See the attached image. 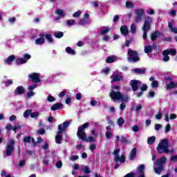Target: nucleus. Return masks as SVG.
<instances>
[{
    "instance_id": "nucleus-39",
    "label": "nucleus",
    "mask_w": 177,
    "mask_h": 177,
    "mask_svg": "<svg viewBox=\"0 0 177 177\" xmlns=\"http://www.w3.org/2000/svg\"><path fill=\"white\" fill-rule=\"evenodd\" d=\"M154 171L156 174L160 175V174H161V171H162V166H158V167H154Z\"/></svg>"
},
{
    "instance_id": "nucleus-63",
    "label": "nucleus",
    "mask_w": 177,
    "mask_h": 177,
    "mask_svg": "<svg viewBox=\"0 0 177 177\" xmlns=\"http://www.w3.org/2000/svg\"><path fill=\"white\" fill-rule=\"evenodd\" d=\"M136 174L135 173H129L126 174L124 177H135Z\"/></svg>"
},
{
    "instance_id": "nucleus-46",
    "label": "nucleus",
    "mask_w": 177,
    "mask_h": 177,
    "mask_svg": "<svg viewBox=\"0 0 177 177\" xmlns=\"http://www.w3.org/2000/svg\"><path fill=\"white\" fill-rule=\"evenodd\" d=\"M116 140H115V142H126L127 140L125 138H124V137H121L120 138V136H116Z\"/></svg>"
},
{
    "instance_id": "nucleus-29",
    "label": "nucleus",
    "mask_w": 177,
    "mask_h": 177,
    "mask_svg": "<svg viewBox=\"0 0 177 177\" xmlns=\"http://www.w3.org/2000/svg\"><path fill=\"white\" fill-rule=\"evenodd\" d=\"M135 157H136V148H133L131 153H130V156L129 158L130 160H133V158H135Z\"/></svg>"
},
{
    "instance_id": "nucleus-21",
    "label": "nucleus",
    "mask_w": 177,
    "mask_h": 177,
    "mask_svg": "<svg viewBox=\"0 0 177 177\" xmlns=\"http://www.w3.org/2000/svg\"><path fill=\"white\" fill-rule=\"evenodd\" d=\"M165 53H167V55H170V56H176V50L172 49H167L165 50Z\"/></svg>"
},
{
    "instance_id": "nucleus-8",
    "label": "nucleus",
    "mask_w": 177,
    "mask_h": 177,
    "mask_svg": "<svg viewBox=\"0 0 177 177\" xmlns=\"http://www.w3.org/2000/svg\"><path fill=\"white\" fill-rule=\"evenodd\" d=\"M128 55L130 56L127 58L128 61L130 62V63H133L139 60V57H138V53H136V51L132 50V49L131 48H129L128 50Z\"/></svg>"
},
{
    "instance_id": "nucleus-37",
    "label": "nucleus",
    "mask_w": 177,
    "mask_h": 177,
    "mask_svg": "<svg viewBox=\"0 0 177 177\" xmlns=\"http://www.w3.org/2000/svg\"><path fill=\"white\" fill-rule=\"evenodd\" d=\"M156 142V137L155 136H151L147 138V143L148 145H153V143Z\"/></svg>"
},
{
    "instance_id": "nucleus-57",
    "label": "nucleus",
    "mask_w": 177,
    "mask_h": 177,
    "mask_svg": "<svg viewBox=\"0 0 177 177\" xmlns=\"http://www.w3.org/2000/svg\"><path fill=\"white\" fill-rule=\"evenodd\" d=\"M12 84H13V81H12L11 80H8L6 81L5 86H9V85H12Z\"/></svg>"
},
{
    "instance_id": "nucleus-40",
    "label": "nucleus",
    "mask_w": 177,
    "mask_h": 177,
    "mask_svg": "<svg viewBox=\"0 0 177 177\" xmlns=\"http://www.w3.org/2000/svg\"><path fill=\"white\" fill-rule=\"evenodd\" d=\"M105 136L106 139H111V138H113V133L110 131H106L105 133Z\"/></svg>"
},
{
    "instance_id": "nucleus-14",
    "label": "nucleus",
    "mask_w": 177,
    "mask_h": 177,
    "mask_svg": "<svg viewBox=\"0 0 177 177\" xmlns=\"http://www.w3.org/2000/svg\"><path fill=\"white\" fill-rule=\"evenodd\" d=\"M145 165H140L136 171V174H138V177H145Z\"/></svg>"
},
{
    "instance_id": "nucleus-18",
    "label": "nucleus",
    "mask_w": 177,
    "mask_h": 177,
    "mask_svg": "<svg viewBox=\"0 0 177 177\" xmlns=\"http://www.w3.org/2000/svg\"><path fill=\"white\" fill-rule=\"evenodd\" d=\"M110 31V28L106 27V26H102L100 28V35H106L107 32Z\"/></svg>"
},
{
    "instance_id": "nucleus-3",
    "label": "nucleus",
    "mask_w": 177,
    "mask_h": 177,
    "mask_svg": "<svg viewBox=\"0 0 177 177\" xmlns=\"http://www.w3.org/2000/svg\"><path fill=\"white\" fill-rule=\"evenodd\" d=\"M158 153L160 154H162V153H165L168 154V153H174L175 150L172 148L169 149V143L168 142V140L164 139L162 140L158 145L156 149Z\"/></svg>"
},
{
    "instance_id": "nucleus-32",
    "label": "nucleus",
    "mask_w": 177,
    "mask_h": 177,
    "mask_svg": "<svg viewBox=\"0 0 177 177\" xmlns=\"http://www.w3.org/2000/svg\"><path fill=\"white\" fill-rule=\"evenodd\" d=\"M31 113H32V109H28V110L25 111L24 113V118H28V117H30V115L31 116Z\"/></svg>"
},
{
    "instance_id": "nucleus-59",
    "label": "nucleus",
    "mask_w": 177,
    "mask_h": 177,
    "mask_svg": "<svg viewBox=\"0 0 177 177\" xmlns=\"http://www.w3.org/2000/svg\"><path fill=\"white\" fill-rule=\"evenodd\" d=\"M24 59H25V60H30V59H31V55L30 54H24Z\"/></svg>"
},
{
    "instance_id": "nucleus-38",
    "label": "nucleus",
    "mask_w": 177,
    "mask_h": 177,
    "mask_svg": "<svg viewBox=\"0 0 177 177\" xmlns=\"http://www.w3.org/2000/svg\"><path fill=\"white\" fill-rule=\"evenodd\" d=\"M66 26H68V27H70L71 26H74V24H75V21H74L73 19L67 20L66 21Z\"/></svg>"
},
{
    "instance_id": "nucleus-16",
    "label": "nucleus",
    "mask_w": 177,
    "mask_h": 177,
    "mask_svg": "<svg viewBox=\"0 0 177 177\" xmlns=\"http://www.w3.org/2000/svg\"><path fill=\"white\" fill-rule=\"evenodd\" d=\"M174 24H175V20H171V21L168 23L169 28L172 31V32H174V34H177V28L176 27H174Z\"/></svg>"
},
{
    "instance_id": "nucleus-35",
    "label": "nucleus",
    "mask_w": 177,
    "mask_h": 177,
    "mask_svg": "<svg viewBox=\"0 0 177 177\" xmlns=\"http://www.w3.org/2000/svg\"><path fill=\"white\" fill-rule=\"evenodd\" d=\"M62 129H63V132H64V130L66 129V128H68V127H70V122L68 121H65L64 122L63 124H62Z\"/></svg>"
},
{
    "instance_id": "nucleus-52",
    "label": "nucleus",
    "mask_w": 177,
    "mask_h": 177,
    "mask_svg": "<svg viewBox=\"0 0 177 177\" xmlns=\"http://www.w3.org/2000/svg\"><path fill=\"white\" fill-rule=\"evenodd\" d=\"M152 88H158V82L153 80L151 83Z\"/></svg>"
},
{
    "instance_id": "nucleus-6",
    "label": "nucleus",
    "mask_w": 177,
    "mask_h": 177,
    "mask_svg": "<svg viewBox=\"0 0 177 177\" xmlns=\"http://www.w3.org/2000/svg\"><path fill=\"white\" fill-rule=\"evenodd\" d=\"M15 140H10L7 144L4 157H9L12 156V153H13L15 150Z\"/></svg>"
},
{
    "instance_id": "nucleus-23",
    "label": "nucleus",
    "mask_w": 177,
    "mask_h": 177,
    "mask_svg": "<svg viewBox=\"0 0 177 177\" xmlns=\"http://www.w3.org/2000/svg\"><path fill=\"white\" fill-rule=\"evenodd\" d=\"M117 56L115 55H113V56H111V57H108L106 58V63H114V62H117Z\"/></svg>"
},
{
    "instance_id": "nucleus-27",
    "label": "nucleus",
    "mask_w": 177,
    "mask_h": 177,
    "mask_svg": "<svg viewBox=\"0 0 177 177\" xmlns=\"http://www.w3.org/2000/svg\"><path fill=\"white\" fill-rule=\"evenodd\" d=\"M44 39H47L49 44H53V38H52V35L50 34H44Z\"/></svg>"
},
{
    "instance_id": "nucleus-4",
    "label": "nucleus",
    "mask_w": 177,
    "mask_h": 177,
    "mask_svg": "<svg viewBox=\"0 0 177 177\" xmlns=\"http://www.w3.org/2000/svg\"><path fill=\"white\" fill-rule=\"evenodd\" d=\"M153 23V18L151 17H147L144 25L142 26V30L143 31L142 38L143 39H147V32L150 31V27H151V24Z\"/></svg>"
},
{
    "instance_id": "nucleus-61",
    "label": "nucleus",
    "mask_w": 177,
    "mask_h": 177,
    "mask_svg": "<svg viewBox=\"0 0 177 177\" xmlns=\"http://www.w3.org/2000/svg\"><path fill=\"white\" fill-rule=\"evenodd\" d=\"M24 165H26V160H21V161L19 162V166L20 167H24Z\"/></svg>"
},
{
    "instance_id": "nucleus-28",
    "label": "nucleus",
    "mask_w": 177,
    "mask_h": 177,
    "mask_svg": "<svg viewBox=\"0 0 177 177\" xmlns=\"http://www.w3.org/2000/svg\"><path fill=\"white\" fill-rule=\"evenodd\" d=\"M153 48H154V46H145L144 48L145 53H150V52L153 50Z\"/></svg>"
},
{
    "instance_id": "nucleus-48",
    "label": "nucleus",
    "mask_w": 177,
    "mask_h": 177,
    "mask_svg": "<svg viewBox=\"0 0 177 177\" xmlns=\"http://www.w3.org/2000/svg\"><path fill=\"white\" fill-rule=\"evenodd\" d=\"M142 109H143V105H142V104H138L136 106V111H140V110H142Z\"/></svg>"
},
{
    "instance_id": "nucleus-13",
    "label": "nucleus",
    "mask_w": 177,
    "mask_h": 177,
    "mask_svg": "<svg viewBox=\"0 0 177 177\" xmlns=\"http://www.w3.org/2000/svg\"><path fill=\"white\" fill-rule=\"evenodd\" d=\"M29 78H30L32 82H41V80L39 79V73L30 74Z\"/></svg>"
},
{
    "instance_id": "nucleus-20",
    "label": "nucleus",
    "mask_w": 177,
    "mask_h": 177,
    "mask_svg": "<svg viewBox=\"0 0 177 177\" xmlns=\"http://www.w3.org/2000/svg\"><path fill=\"white\" fill-rule=\"evenodd\" d=\"M24 92V87H23V86H18L15 91V95H23Z\"/></svg>"
},
{
    "instance_id": "nucleus-60",
    "label": "nucleus",
    "mask_w": 177,
    "mask_h": 177,
    "mask_svg": "<svg viewBox=\"0 0 177 177\" xmlns=\"http://www.w3.org/2000/svg\"><path fill=\"white\" fill-rule=\"evenodd\" d=\"M171 131V124H167L165 127V133H167V132H169Z\"/></svg>"
},
{
    "instance_id": "nucleus-34",
    "label": "nucleus",
    "mask_w": 177,
    "mask_h": 177,
    "mask_svg": "<svg viewBox=\"0 0 177 177\" xmlns=\"http://www.w3.org/2000/svg\"><path fill=\"white\" fill-rule=\"evenodd\" d=\"M131 71L132 73H134V74H143L145 73V70L140 68H135Z\"/></svg>"
},
{
    "instance_id": "nucleus-50",
    "label": "nucleus",
    "mask_w": 177,
    "mask_h": 177,
    "mask_svg": "<svg viewBox=\"0 0 177 177\" xmlns=\"http://www.w3.org/2000/svg\"><path fill=\"white\" fill-rule=\"evenodd\" d=\"M124 122V121L122 118H120L118 119V124L119 127H121V125H123Z\"/></svg>"
},
{
    "instance_id": "nucleus-26",
    "label": "nucleus",
    "mask_w": 177,
    "mask_h": 177,
    "mask_svg": "<svg viewBox=\"0 0 177 177\" xmlns=\"http://www.w3.org/2000/svg\"><path fill=\"white\" fill-rule=\"evenodd\" d=\"M61 107H63V104L62 103H57L51 106V110H53V111H55L58 109H60Z\"/></svg>"
},
{
    "instance_id": "nucleus-30",
    "label": "nucleus",
    "mask_w": 177,
    "mask_h": 177,
    "mask_svg": "<svg viewBox=\"0 0 177 177\" xmlns=\"http://www.w3.org/2000/svg\"><path fill=\"white\" fill-rule=\"evenodd\" d=\"M162 55H163V58H162L163 62H169L170 57L169 54L165 53V50H163Z\"/></svg>"
},
{
    "instance_id": "nucleus-62",
    "label": "nucleus",
    "mask_w": 177,
    "mask_h": 177,
    "mask_svg": "<svg viewBox=\"0 0 177 177\" xmlns=\"http://www.w3.org/2000/svg\"><path fill=\"white\" fill-rule=\"evenodd\" d=\"M66 104H70L71 103V96H68L66 99Z\"/></svg>"
},
{
    "instance_id": "nucleus-51",
    "label": "nucleus",
    "mask_w": 177,
    "mask_h": 177,
    "mask_svg": "<svg viewBox=\"0 0 177 177\" xmlns=\"http://www.w3.org/2000/svg\"><path fill=\"white\" fill-rule=\"evenodd\" d=\"M169 15H170V16H172L173 17H175V16H176V10H170L169 11Z\"/></svg>"
},
{
    "instance_id": "nucleus-15",
    "label": "nucleus",
    "mask_w": 177,
    "mask_h": 177,
    "mask_svg": "<svg viewBox=\"0 0 177 177\" xmlns=\"http://www.w3.org/2000/svg\"><path fill=\"white\" fill-rule=\"evenodd\" d=\"M56 15H57L59 17L55 18V20H59L60 17H64L66 16V12H64V10L58 9L55 11Z\"/></svg>"
},
{
    "instance_id": "nucleus-41",
    "label": "nucleus",
    "mask_w": 177,
    "mask_h": 177,
    "mask_svg": "<svg viewBox=\"0 0 177 177\" xmlns=\"http://www.w3.org/2000/svg\"><path fill=\"white\" fill-rule=\"evenodd\" d=\"M30 117L31 118H38L39 117V112H31Z\"/></svg>"
},
{
    "instance_id": "nucleus-2",
    "label": "nucleus",
    "mask_w": 177,
    "mask_h": 177,
    "mask_svg": "<svg viewBox=\"0 0 177 177\" xmlns=\"http://www.w3.org/2000/svg\"><path fill=\"white\" fill-rule=\"evenodd\" d=\"M88 127H89V122L84 123L83 125L80 126L77 129V136L82 140H84V142H96V140L92 136L86 138L85 129H86Z\"/></svg>"
},
{
    "instance_id": "nucleus-12",
    "label": "nucleus",
    "mask_w": 177,
    "mask_h": 177,
    "mask_svg": "<svg viewBox=\"0 0 177 177\" xmlns=\"http://www.w3.org/2000/svg\"><path fill=\"white\" fill-rule=\"evenodd\" d=\"M35 43L36 45H44L45 44V34L40 33L39 38L35 39Z\"/></svg>"
},
{
    "instance_id": "nucleus-43",
    "label": "nucleus",
    "mask_w": 177,
    "mask_h": 177,
    "mask_svg": "<svg viewBox=\"0 0 177 177\" xmlns=\"http://www.w3.org/2000/svg\"><path fill=\"white\" fill-rule=\"evenodd\" d=\"M130 30L132 34H135L136 32V25L135 24H132Z\"/></svg>"
},
{
    "instance_id": "nucleus-25",
    "label": "nucleus",
    "mask_w": 177,
    "mask_h": 177,
    "mask_svg": "<svg viewBox=\"0 0 177 177\" xmlns=\"http://www.w3.org/2000/svg\"><path fill=\"white\" fill-rule=\"evenodd\" d=\"M111 78H112L111 82H114V81H121V80H122V76H121L120 75H117L115 76L114 75H112L111 76Z\"/></svg>"
},
{
    "instance_id": "nucleus-7",
    "label": "nucleus",
    "mask_w": 177,
    "mask_h": 177,
    "mask_svg": "<svg viewBox=\"0 0 177 177\" xmlns=\"http://www.w3.org/2000/svg\"><path fill=\"white\" fill-rule=\"evenodd\" d=\"M120 149H115L113 151V156H114V161L115 162H118V161L121 162H125V156L124 155H121L120 156L118 155L120 153Z\"/></svg>"
},
{
    "instance_id": "nucleus-17",
    "label": "nucleus",
    "mask_w": 177,
    "mask_h": 177,
    "mask_svg": "<svg viewBox=\"0 0 177 177\" xmlns=\"http://www.w3.org/2000/svg\"><path fill=\"white\" fill-rule=\"evenodd\" d=\"M120 32L122 35H124L127 37L129 34V30L128 29V26H123L120 28Z\"/></svg>"
},
{
    "instance_id": "nucleus-53",
    "label": "nucleus",
    "mask_w": 177,
    "mask_h": 177,
    "mask_svg": "<svg viewBox=\"0 0 177 177\" xmlns=\"http://www.w3.org/2000/svg\"><path fill=\"white\" fill-rule=\"evenodd\" d=\"M155 118H156V120H161V118H162V113H161V112H159L155 115Z\"/></svg>"
},
{
    "instance_id": "nucleus-5",
    "label": "nucleus",
    "mask_w": 177,
    "mask_h": 177,
    "mask_svg": "<svg viewBox=\"0 0 177 177\" xmlns=\"http://www.w3.org/2000/svg\"><path fill=\"white\" fill-rule=\"evenodd\" d=\"M134 13L136 15L135 19L136 23H140L143 20V16H145V10L143 8H138L134 10Z\"/></svg>"
},
{
    "instance_id": "nucleus-54",
    "label": "nucleus",
    "mask_w": 177,
    "mask_h": 177,
    "mask_svg": "<svg viewBox=\"0 0 177 177\" xmlns=\"http://www.w3.org/2000/svg\"><path fill=\"white\" fill-rule=\"evenodd\" d=\"M91 106H92L93 107H95V106H97V101L95 100H92L90 102Z\"/></svg>"
},
{
    "instance_id": "nucleus-11",
    "label": "nucleus",
    "mask_w": 177,
    "mask_h": 177,
    "mask_svg": "<svg viewBox=\"0 0 177 177\" xmlns=\"http://www.w3.org/2000/svg\"><path fill=\"white\" fill-rule=\"evenodd\" d=\"M129 85L131 86L133 91L136 92L138 88L142 85V82H140V80H131Z\"/></svg>"
},
{
    "instance_id": "nucleus-58",
    "label": "nucleus",
    "mask_w": 177,
    "mask_h": 177,
    "mask_svg": "<svg viewBox=\"0 0 177 177\" xmlns=\"http://www.w3.org/2000/svg\"><path fill=\"white\" fill-rule=\"evenodd\" d=\"M35 95V93H34L32 91H29V92L27 93L28 97H31V96H34Z\"/></svg>"
},
{
    "instance_id": "nucleus-22",
    "label": "nucleus",
    "mask_w": 177,
    "mask_h": 177,
    "mask_svg": "<svg viewBox=\"0 0 177 177\" xmlns=\"http://www.w3.org/2000/svg\"><path fill=\"white\" fill-rule=\"evenodd\" d=\"M15 59V55H11L8 57L7 59L4 60V64H12V62H13Z\"/></svg>"
},
{
    "instance_id": "nucleus-64",
    "label": "nucleus",
    "mask_w": 177,
    "mask_h": 177,
    "mask_svg": "<svg viewBox=\"0 0 177 177\" xmlns=\"http://www.w3.org/2000/svg\"><path fill=\"white\" fill-rule=\"evenodd\" d=\"M147 15H154V10L153 9H149L147 10Z\"/></svg>"
},
{
    "instance_id": "nucleus-44",
    "label": "nucleus",
    "mask_w": 177,
    "mask_h": 177,
    "mask_svg": "<svg viewBox=\"0 0 177 177\" xmlns=\"http://www.w3.org/2000/svg\"><path fill=\"white\" fill-rule=\"evenodd\" d=\"M63 35V32H57L54 33V37H55V38H62Z\"/></svg>"
},
{
    "instance_id": "nucleus-1",
    "label": "nucleus",
    "mask_w": 177,
    "mask_h": 177,
    "mask_svg": "<svg viewBox=\"0 0 177 177\" xmlns=\"http://www.w3.org/2000/svg\"><path fill=\"white\" fill-rule=\"evenodd\" d=\"M120 86H112V89L109 93V97H111L112 102H128L129 97L127 95H123L119 91Z\"/></svg>"
},
{
    "instance_id": "nucleus-31",
    "label": "nucleus",
    "mask_w": 177,
    "mask_h": 177,
    "mask_svg": "<svg viewBox=\"0 0 177 177\" xmlns=\"http://www.w3.org/2000/svg\"><path fill=\"white\" fill-rule=\"evenodd\" d=\"M24 142H25V143H34L35 141L34 140V138L31 137H25L24 138Z\"/></svg>"
},
{
    "instance_id": "nucleus-47",
    "label": "nucleus",
    "mask_w": 177,
    "mask_h": 177,
    "mask_svg": "<svg viewBox=\"0 0 177 177\" xmlns=\"http://www.w3.org/2000/svg\"><path fill=\"white\" fill-rule=\"evenodd\" d=\"M55 100H56V98H55V97L52 95H48L47 97V102H55Z\"/></svg>"
},
{
    "instance_id": "nucleus-45",
    "label": "nucleus",
    "mask_w": 177,
    "mask_h": 177,
    "mask_svg": "<svg viewBox=\"0 0 177 177\" xmlns=\"http://www.w3.org/2000/svg\"><path fill=\"white\" fill-rule=\"evenodd\" d=\"M82 171L84 172V174H91V169L86 166H84L82 167Z\"/></svg>"
},
{
    "instance_id": "nucleus-33",
    "label": "nucleus",
    "mask_w": 177,
    "mask_h": 177,
    "mask_svg": "<svg viewBox=\"0 0 177 177\" xmlns=\"http://www.w3.org/2000/svg\"><path fill=\"white\" fill-rule=\"evenodd\" d=\"M17 64H24L27 63V60L24 58H18L16 60Z\"/></svg>"
},
{
    "instance_id": "nucleus-55",
    "label": "nucleus",
    "mask_w": 177,
    "mask_h": 177,
    "mask_svg": "<svg viewBox=\"0 0 177 177\" xmlns=\"http://www.w3.org/2000/svg\"><path fill=\"white\" fill-rule=\"evenodd\" d=\"M35 88H37V84H32L30 86H28V91H34V89H35Z\"/></svg>"
},
{
    "instance_id": "nucleus-9",
    "label": "nucleus",
    "mask_w": 177,
    "mask_h": 177,
    "mask_svg": "<svg viewBox=\"0 0 177 177\" xmlns=\"http://www.w3.org/2000/svg\"><path fill=\"white\" fill-rule=\"evenodd\" d=\"M166 81V88L167 89H173V88H177V83L172 81L170 77H165Z\"/></svg>"
},
{
    "instance_id": "nucleus-56",
    "label": "nucleus",
    "mask_w": 177,
    "mask_h": 177,
    "mask_svg": "<svg viewBox=\"0 0 177 177\" xmlns=\"http://www.w3.org/2000/svg\"><path fill=\"white\" fill-rule=\"evenodd\" d=\"M81 13H82V12L81 11H77V12H75L73 15V17H80V16H81Z\"/></svg>"
},
{
    "instance_id": "nucleus-24",
    "label": "nucleus",
    "mask_w": 177,
    "mask_h": 177,
    "mask_svg": "<svg viewBox=\"0 0 177 177\" xmlns=\"http://www.w3.org/2000/svg\"><path fill=\"white\" fill-rule=\"evenodd\" d=\"M161 35V33L160 32H154L151 34V41H156L158 37Z\"/></svg>"
},
{
    "instance_id": "nucleus-49",
    "label": "nucleus",
    "mask_w": 177,
    "mask_h": 177,
    "mask_svg": "<svg viewBox=\"0 0 177 177\" xmlns=\"http://www.w3.org/2000/svg\"><path fill=\"white\" fill-rule=\"evenodd\" d=\"M131 130L133 132H139L140 131V128H139V126H133L131 127Z\"/></svg>"
},
{
    "instance_id": "nucleus-10",
    "label": "nucleus",
    "mask_w": 177,
    "mask_h": 177,
    "mask_svg": "<svg viewBox=\"0 0 177 177\" xmlns=\"http://www.w3.org/2000/svg\"><path fill=\"white\" fill-rule=\"evenodd\" d=\"M61 133H63V129H62V124H59L58 125V131L55 136V142L57 145L62 144V140H63V136L60 135Z\"/></svg>"
},
{
    "instance_id": "nucleus-36",
    "label": "nucleus",
    "mask_w": 177,
    "mask_h": 177,
    "mask_svg": "<svg viewBox=\"0 0 177 177\" xmlns=\"http://www.w3.org/2000/svg\"><path fill=\"white\" fill-rule=\"evenodd\" d=\"M66 52L68 53V55H75V50L72 49L71 47H66Z\"/></svg>"
},
{
    "instance_id": "nucleus-19",
    "label": "nucleus",
    "mask_w": 177,
    "mask_h": 177,
    "mask_svg": "<svg viewBox=\"0 0 177 177\" xmlns=\"http://www.w3.org/2000/svg\"><path fill=\"white\" fill-rule=\"evenodd\" d=\"M167 162V158L165 156L162 157L160 159H158L156 162V165L158 167H162V165Z\"/></svg>"
},
{
    "instance_id": "nucleus-42",
    "label": "nucleus",
    "mask_w": 177,
    "mask_h": 177,
    "mask_svg": "<svg viewBox=\"0 0 177 177\" xmlns=\"http://www.w3.org/2000/svg\"><path fill=\"white\" fill-rule=\"evenodd\" d=\"M135 6V5L133 4L132 1H127L126 2V7L128 9H132V8H133Z\"/></svg>"
}]
</instances>
